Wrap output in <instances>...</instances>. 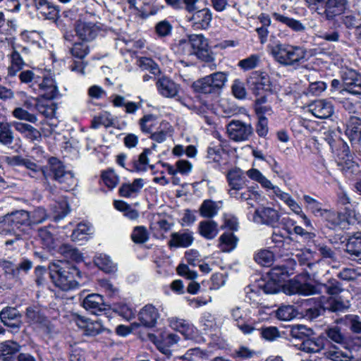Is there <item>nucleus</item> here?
Here are the masks:
<instances>
[{
    "label": "nucleus",
    "instance_id": "obj_1",
    "mask_svg": "<svg viewBox=\"0 0 361 361\" xmlns=\"http://www.w3.org/2000/svg\"><path fill=\"white\" fill-rule=\"evenodd\" d=\"M283 292L287 295L299 294L302 295H311L326 293L331 296L339 294L343 288L341 283L336 279H330L326 283H302L299 279L290 280L283 287Z\"/></svg>",
    "mask_w": 361,
    "mask_h": 361
},
{
    "label": "nucleus",
    "instance_id": "obj_2",
    "mask_svg": "<svg viewBox=\"0 0 361 361\" xmlns=\"http://www.w3.org/2000/svg\"><path fill=\"white\" fill-rule=\"evenodd\" d=\"M49 269L52 282L63 290L77 288L82 278V273L78 269L66 261L52 262Z\"/></svg>",
    "mask_w": 361,
    "mask_h": 361
},
{
    "label": "nucleus",
    "instance_id": "obj_3",
    "mask_svg": "<svg viewBox=\"0 0 361 361\" xmlns=\"http://www.w3.org/2000/svg\"><path fill=\"white\" fill-rule=\"evenodd\" d=\"M190 47L192 51H189L188 54H195L200 59L208 63L207 67L210 71H214L216 68V65L212 63L214 57L210 50L207 40L202 35H192L189 36L188 40H180L179 47L184 49Z\"/></svg>",
    "mask_w": 361,
    "mask_h": 361
},
{
    "label": "nucleus",
    "instance_id": "obj_4",
    "mask_svg": "<svg viewBox=\"0 0 361 361\" xmlns=\"http://www.w3.org/2000/svg\"><path fill=\"white\" fill-rule=\"evenodd\" d=\"M269 48L274 59L284 66L294 65L305 57V51L299 47L279 43Z\"/></svg>",
    "mask_w": 361,
    "mask_h": 361
},
{
    "label": "nucleus",
    "instance_id": "obj_5",
    "mask_svg": "<svg viewBox=\"0 0 361 361\" xmlns=\"http://www.w3.org/2000/svg\"><path fill=\"white\" fill-rule=\"evenodd\" d=\"M227 80L226 73L215 72L195 81L192 87L199 93L218 94L224 87Z\"/></svg>",
    "mask_w": 361,
    "mask_h": 361
},
{
    "label": "nucleus",
    "instance_id": "obj_6",
    "mask_svg": "<svg viewBox=\"0 0 361 361\" xmlns=\"http://www.w3.org/2000/svg\"><path fill=\"white\" fill-rule=\"evenodd\" d=\"M0 319L13 333H18L23 324L21 314L13 307L7 306L3 308L0 312Z\"/></svg>",
    "mask_w": 361,
    "mask_h": 361
},
{
    "label": "nucleus",
    "instance_id": "obj_7",
    "mask_svg": "<svg viewBox=\"0 0 361 361\" xmlns=\"http://www.w3.org/2000/svg\"><path fill=\"white\" fill-rule=\"evenodd\" d=\"M228 137L234 141H244L247 140L252 133L251 125L240 121H231L227 125Z\"/></svg>",
    "mask_w": 361,
    "mask_h": 361
},
{
    "label": "nucleus",
    "instance_id": "obj_8",
    "mask_svg": "<svg viewBox=\"0 0 361 361\" xmlns=\"http://www.w3.org/2000/svg\"><path fill=\"white\" fill-rule=\"evenodd\" d=\"M247 176L252 180L258 182L261 185L266 188L272 190L278 197L284 202L287 203L292 197L286 192L281 191L279 187L273 185L262 173L257 169H251L246 172Z\"/></svg>",
    "mask_w": 361,
    "mask_h": 361
},
{
    "label": "nucleus",
    "instance_id": "obj_9",
    "mask_svg": "<svg viewBox=\"0 0 361 361\" xmlns=\"http://www.w3.org/2000/svg\"><path fill=\"white\" fill-rule=\"evenodd\" d=\"M226 176L229 186L228 190L229 196L234 195L238 190L244 189L247 180L244 176L243 171L240 168L234 167L228 171Z\"/></svg>",
    "mask_w": 361,
    "mask_h": 361
},
{
    "label": "nucleus",
    "instance_id": "obj_10",
    "mask_svg": "<svg viewBox=\"0 0 361 361\" xmlns=\"http://www.w3.org/2000/svg\"><path fill=\"white\" fill-rule=\"evenodd\" d=\"M29 212L18 210L4 216L2 223L4 226L11 227V231L20 229L22 226H30Z\"/></svg>",
    "mask_w": 361,
    "mask_h": 361
},
{
    "label": "nucleus",
    "instance_id": "obj_11",
    "mask_svg": "<svg viewBox=\"0 0 361 361\" xmlns=\"http://www.w3.org/2000/svg\"><path fill=\"white\" fill-rule=\"evenodd\" d=\"M343 91L353 94H361V75L354 70L349 69L342 75Z\"/></svg>",
    "mask_w": 361,
    "mask_h": 361
},
{
    "label": "nucleus",
    "instance_id": "obj_12",
    "mask_svg": "<svg viewBox=\"0 0 361 361\" xmlns=\"http://www.w3.org/2000/svg\"><path fill=\"white\" fill-rule=\"evenodd\" d=\"M75 30L80 39L90 41L95 38L99 29L94 23L85 22L80 19L75 23Z\"/></svg>",
    "mask_w": 361,
    "mask_h": 361
},
{
    "label": "nucleus",
    "instance_id": "obj_13",
    "mask_svg": "<svg viewBox=\"0 0 361 361\" xmlns=\"http://www.w3.org/2000/svg\"><path fill=\"white\" fill-rule=\"evenodd\" d=\"M231 315L233 321L235 322L237 327L244 334H250L255 330V326L252 324L250 319L246 317L242 309L235 306L231 310Z\"/></svg>",
    "mask_w": 361,
    "mask_h": 361
},
{
    "label": "nucleus",
    "instance_id": "obj_14",
    "mask_svg": "<svg viewBox=\"0 0 361 361\" xmlns=\"http://www.w3.org/2000/svg\"><path fill=\"white\" fill-rule=\"evenodd\" d=\"M156 86L159 93L166 98L176 97L179 91L178 85L166 76L159 78L156 82Z\"/></svg>",
    "mask_w": 361,
    "mask_h": 361
},
{
    "label": "nucleus",
    "instance_id": "obj_15",
    "mask_svg": "<svg viewBox=\"0 0 361 361\" xmlns=\"http://www.w3.org/2000/svg\"><path fill=\"white\" fill-rule=\"evenodd\" d=\"M74 321L79 328L84 330V334L87 336H94L102 331V324L97 321H90L79 314L74 315Z\"/></svg>",
    "mask_w": 361,
    "mask_h": 361
},
{
    "label": "nucleus",
    "instance_id": "obj_16",
    "mask_svg": "<svg viewBox=\"0 0 361 361\" xmlns=\"http://www.w3.org/2000/svg\"><path fill=\"white\" fill-rule=\"evenodd\" d=\"M279 219L278 212L270 207L256 209L253 216L255 222L271 226L276 223Z\"/></svg>",
    "mask_w": 361,
    "mask_h": 361
},
{
    "label": "nucleus",
    "instance_id": "obj_17",
    "mask_svg": "<svg viewBox=\"0 0 361 361\" xmlns=\"http://www.w3.org/2000/svg\"><path fill=\"white\" fill-rule=\"evenodd\" d=\"M193 240V233L185 230L181 232L172 233L168 244L170 247H188L192 245Z\"/></svg>",
    "mask_w": 361,
    "mask_h": 361
},
{
    "label": "nucleus",
    "instance_id": "obj_18",
    "mask_svg": "<svg viewBox=\"0 0 361 361\" xmlns=\"http://www.w3.org/2000/svg\"><path fill=\"white\" fill-rule=\"evenodd\" d=\"M159 317L158 310L152 305H146L138 314L139 321L147 327H153Z\"/></svg>",
    "mask_w": 361,
    "mask_h": 361
},
{
    "label": "nucleus",
    "instance_id": "obj_19",
    "mask_svg": "<svg viewBox=\"0 0 361 361\" xmlns=\"http://www.w3.org/2000/svg\"><path fill=\"white\" fill-rule=\"evenodd\" d=\"M84 308L92 314H97L106 310L103 297L99 294H90L82 301Z\"/></svg>",
    "mask_w": 361,
    "mask_h": 361
},
{
    "label": "nucleus",
    "instance_id": "obj_20",
    "mask_svg": "<svg viewBox=\"0 0 361 361\" xmlns=\"http://www.w3.org/2000/svg\"><path fill=\"white\" fill-rule=\"evenodd\" d=\"M348 6V0H327L324 15L327 20H333L336 16L343 13Z\"/></svg>",
    "mask_w": 361,
    "mask_h": 361
},
{
    "label": "nucleus",
    "instance_id": "obj_21",
    "mask_svg": "<svg viewBox=\"0 0 361 361\" xmlns=\"http://www.w3.org/2000/svg\"><path fill=\"white\" fill-rule=\"evenodd\" d=\"M251 88L254 94L259 95L262 92L271 90V81L269 75L265 73L255 74L250 80Z\"/></svg>",
    "mask_w": 361,
    "mask_h": 361
},
{
    "label": "nucleus",
    "instance_id": "obj_22",
    "mask_svg": "<svg viewBox=\"0 0 361 361\" xmlns=\"http://www.w3.org/2000/svg\"><path fill=\"white\" fill-rule=\"evenodd\" d=\"M309 107L312 114L319 118H327L334 113L331 102L323 99L314 101Z\"/></svg>",
    "mask_w": 361,
    "mask_h": 361
},
{
    "label": "nucleus",
    "instance_id": "obj_23",
    "mask_svg": "<svg viewBox=\"0 0 361 361\" xmlns=\"http://www.w3.org/2000/svg\"><path fill=\"white\" fill-rule=\"evenodd\" d=\"M320 302L324 310L334 312L343 311L350 307L349 301L343 300L341 297L330 296L325 300L322 298Z\"/></svg>",
    "mask_w": 361,
    "mask_h": 361
},
{
    "label": "nucleus",
    "instance_id": "obj_24",
    "mask_svg": "<svg viewBox=\"0 0 361 361\" xmlns=\"http://www.w3.org/2000/svg\"><path fill=\"white\" fill-rule=\"evenodd\" d=\"M143 186V179L136 178L131 183L122 184L118 190L119 195L126 198L134 197L138 195Z\"/></svg>",
    "mask_w": 361,
    "mask_h": 361
},
{
    "label": "nucleus",
    "instance_id": "obj_25",
    "mask_svg": "<svg viewBox=\"0 0 361 361\" xmlns=\"http://www.w3.org/2000/svg\"><path fill=\"white\" fill-rule=\"evenodd\" d=\"M39 87L42 97L47 100L53 99L58 95L59 91L56 82L51 77L44 78Z\"/></svg>",
    "mask_w": 361,
    "mask_h": 361
},
{
    "label": "nucleus",
    "instance_id": "obj_26",
    "mask_svg": "<svg viewBox=\"0 0 361 361\" xmlns=\"http://www.w3.org/2000/svg\"><path fill=\"white\" fill-rule=\"evenodd\" d=\"M345 134L351 142H360L361 140V118L355 116L350 117L347 123Z\"/></svg>",
    "mask_w": 361,
    "mask_h": 361
},
{
    "label": "nucleus",
    "instance_id": "obj_27",
    "mask_svg": "<svg viewBox=\"0 0 361 361\" xmlns=\"http://www.w3.org/2000/svg\"><path fill=\"white\" fill-rule=\"evenodd\" d=\"M12 126L17 131L23 134L26 138L32 142L41 140V133L30 124L14 121L12 123Z\"/></svg>",
    "mask_w": 361,
    "mask_h": 361
},
{
    "label": "nucleus",
    "instance_id": "obj_28",
    "mask_svg": "<svg viewBox=\"0 0 361 361\" xmlns=\"http://www.w3.org/2000/svg\"><path fill=\"white\" fill-rule=\"evenodd\" d=\"M325 356L332 361H351L353 359L352 351L348 348H339L334 346L325 352Z\"/></svg>",
    "mask_w": 361,
    "mask_h": 361
},
{
    "label": "nucleus",
    "instance_id": "obj_29",
    "mask_svg": "<svg viewBox=\"0 0 361 361\" xmlns=\"http://www.w3.org/2000/svg\"><path fill=\"white\" fill-rule=\"evenodd\" d=\"M26 321L30 324H39L46 326L48 320L39 307L36 306L28 307L25 311Z\"/></svg>",
    "mask_w": 361,
    "mask_h": 361
},
{
    "label": "nucleus",
    "instance_id": "obj_30",
    "mask_svg": "<svg viewBox=\"0 0 361 361\" xmlns=\"http://www.w3.org/2000/svg\"><path fill=\"white\" fill-rule=\"evenodd\" d=\"M191 20L195 29H206L212 20V13L209 9L203 8L195 12Z\"/></svg>",
    "mask_w": 361,
    "mask_h": 361
},
{
    "label": "nucleus",
    "instance_id": "obj_31",
    "mask_svg": "<svg viewBox=\"0 0 361 361\" xmlns=\"http://www.w3.org/2000/svg\"><path fill=\"white\" fill-rule=\"evenodd\" d=\"M345 250L354 259L361 260L360 234L352 236L348 239L345 245Z\"/></svg>",
    "mask_w": 361,
    "mask_h": 361
},
{
    "label": "nucleus",
    "instance_id": "obj_32",
    "mask_svg": "<svg viewBox=\"0 0 361 361\" xmlns=\"http://www.w3.org/2000/svg\"><path fill=\"white\" fill-rule=\"evenodd\" d=\"M200 234L206 239L214 238L218 234V225L214 221H203L199 224Z\"/></svg>",
    "mask_w": 361,
    "mask_h": 361
},
{
    "label": "nucleus",
    "instance_id": "obj_33",
    "mask_svg": "<svg viewBox=\"0 0 361 361\" xmlns=\"http://www.w3.org/2000/svg\"><path fill=\"white\" fill-rule=\"evenodd\" d=\"M49 169H47L49 173V179L53 178L59 180L68 171H65L64 166L55 157L49 159Z\"/></svg>",
    "mask_w": 361,
    "mask_h": 361
},
{
    "label": "nucleus",
    "instance_id": "obj_34",
    "mask_svg": "<svg viewBox=\"0 0 361 361\" xmlns=\"http://www.w3.org/2000/svg\"><path fill=\"white\" fill-rule=\"evenodd\" d=\"M230 197L239 201H247V204L252 207L253 204L250 201L259 200L260 195L252 187H248L245 190H238L235 195H230Z\"/></svg>",
    "mask_w": 361,
    "mask_h": 361
},
{
    "label": "nucleus",
    "instance_id": "obj_35",
    "mask_svg": "<svg viewBox=\"0 0 361 361\" xmlns=\"http://www.w3.org/2000/svg\"><path fill=\"white\" fill-rule=\"evenodd\" d=\"M171 328L184 335L186 338L190 337L193 334V326L189 322L184 319H172L170 321Z\"/></svg>",
    "mask_w": 361,
    "mask_h": 361
},
{
    "label": "nucleus",
    "instance_id": "obj_36",
    "mask_svg": "<svg viewBox=\"0 0 361 361\" xmlns=\"http://www.w3.org/2000/svg\"><path fill=\"white\" fill-rule=\"evenodd\" d=\"M272 16L276 20L285 24L295 32H302L305 30V26L299 20L284 16L276 12L272 13Z\"/></svg>",
    "mask_w": 361,
    "mask_h": 361
},
{
    "label": "nucleus",
    "instance_id": "obj_37",
    "mask_svg": "<svg viewBox=\"0 0 361 361\" xmlns=\"http://www.w3.org/2000/svg\"><path fill=\"white\" fill-rule=\"evenodd\" d=\"M35 4L37 8L45 18L55 19L56 18L58 11L47 0H35Z\"/></svg>",
    "mask_w": 361,
    "mask_h": 361
},
{
    "label": "nucleus",
    "instance_id": "obj_38",
    "mask_svg": "<svg viewBox=\"0 0 361 361\" xmlns=\"http://www.w3.org/2000/svg\"><path fill=\"white\" fill-rule=\"evenodd\" d=\"M237 241L232 233H226L220 236L219 247L222 252H231L236 247Z\"/></svg>",
    "mask_w": 361,
    "mask_h": 361
},
{
    "label": "nucleus",
    "instance_id": "obj_39",
    "mask_svg": "<svg viewBox=\"0 0 361 361\" xmlns=\"http://www.w3.org/2000/svg\"><path fill=\"white\" fill-rule=\"evenodd\" d=\"M38 235L44 247L52 250L56 247V240L54 233L47 228H42L38 231Z\"/></svg>",
    "mask_w": 361,
    "mask_h": 361
},
{
    "label": "nucleus",
    "instance_id": "obj_40",
    "mask_svg": "<svg viewBox=\"0 0 361 361\" xmlns=\"http://www.w3.org/2000/svg\"><path fill=\"white\" fill-rule=\"evenodd\" d=\"M59 252L67 260L79 262L82 260V255L79 250L71 245L64 244L59 247Z\"/></svg>",
    "mask_w": 361,
    "mask_h": 361
},
{
    "label": "nucleus",
    "instance_id": "obj_41",
    "mask_svg": "<svg viewBox=\"0 0 361 361\" xmlns=\"http://www.w3.org/2000/svg\"><path fill=\"white\" fill-rule=\"evenodd\" d=\"M90 227L85 224H79L77 228L73 231L71 239L75 242L85 241L88 239L90 235Z\"/></svg>",
    "mask_w": 361,
    "mask_h": 361
},
{
    "label": "nucleus",
    "instance_id": "obj_42",
    "mask_svg": "<svg viewBox=\"0 0 361 361\" xmlns=\"http://www.w3.org/2000/svg\"><path fill=\"white\" fill-rule=\"evenodd\" d=\"M208 353L199 348L188 350L180 358L188 361H204L208 359Z\"/></svg>",
    "mask_w": 361,
    "mask_h": 361
},
{
    "label": "nucleus",
    "instance_id": "obj_43",
    "mask_svg": "<svg viewBox=\"0 0 361 361\" xmlns=\"http://www.w3.org/2000/svg\"><path fill=\"white\" fill-rule=\"evenodd\" d=\"M219 210L216 203L210 200H204L200 207V214L205 218H212L215 216Z\"/></svg>",
    "mask_w": 361,
    "mask_h": 361
},
{
    "label": "nucleus",
    "instance_id": "obj_44",
    "mask_svg": "<svg viewBox=\"0 0 361 361\" xmlns=\"http://www.w3.org/2000/svg\"><path fill=\"white\" fill-rule=\"evenodd\" d=\"M23 166L30 170V176L33 178H38L42 176L46 180H49V173L46 169L42 168L30 160L25 159Z\"/></svg>",
    "mask_w": 361,
    "mask_h": 361
},
{
    "label": "nucleus",
    "instance_id": "obj_45",
    "mask_svg": "<svg viewBox=\"0 0 361 361\" xmlns=\"http://www.w3.org/2000/svg\"><path fill=\"white\" fill-rule=\"evenodd\" d=\"M297 310L293 305H282L276 311V317L283 321H289L296 317Z\"/></svg>",
    "mask_w": 361,
    "mask_h": 361
},
{
    "label": "nucleus",
    "instance_id": "obj_46",
    "mask_svg": "<svg viewBox=\"0 0 361 361\" xmlns=\"http://www.w3.org/2000/svg\"><path fill=\"white\" fill-rule=\"evenodd\" d=\"M21 346L16 341L8 340L0 343V355L12 356L19 352Z\"/></svg>",
    "mask_w": 361,
    "mask_h": 361
},
{
    "label": "nucleus",
    "instance_id": "obj_47",
    "mask_svg": "<svg viewBox=\"0 0 361 361\" xmlns=\"http://www.w3.org/2000/svg\"><path fill=\"white\" fill-rule=\"evenodd\" d=\"M95 264L105 272H113L116 269V265L113 263L109 257L100 255L94 259Z\"/></svg>",
    "mask_w": 361,
    "mask_h": 361
},
{
    "label": "nucleus",
    "instance_id": "obj_48",
    "mask_svg": "<svg viewBox=\"0 0 361 361\" xmlns=\"http://www.w3.org/2000/svg\"><path fill=\"white\" fill-rule=\"evenodd\" d=\"M24 62L20 54L16 50L11 54V66L8 68V74L14 76L23 66Z\"/></svg>",
    "mask_w": 361,
    "mask_h": 361
},
{
    "label": "nucleus",
    "instance_id": "obj_49",
    "mask_svg": "<svg viewBox=\"0 0 361 361\" xmlns=\"http://www.w3.org/2000/svg\"><path fill=\"white\" fill-rule=\"evenodd\" d=\"M323 348L321 342L312 339H306L300 344L299 349L307 353H315L319 352Z\"/></svg>",
    "mask_w": 361,
    "mask_h": 361
},
{
    "label": "nucleus",
    "instance_id": "obj_50",
    "mask_svg": "<svg viewBox=\"0 0 361 361\" xmlns=\"http://www.w3.org/2000/svg\"><path fill=\"white\" fill-rule=\"evenodd\" d=\"M35 108L39 114L45 117H52L54 114L55 108L48 101L37 99Z\"/></svg>",
    "mask_w": 361,
    "mask_h": 361
},
{
    "label": "nucleus",
    "instance_id": "obj_51",
    "mask_svg": "<svg viewBox=\"0 0 361 361\" xmlns=\"http://www.w3.org/2000/svg\"><path fill=\"white\" fill-rule=\"evenodd\" d=\"M149 153L150 150L149 149H144V151L139 155L138 159L133 161V169L132 170L136 171H145L149 162L147 155Z\"/></svg>",
    "mask_w": 361,
    "mask_h": 361
},
{
    "label": "nucleus",
    "instance_id": "obj_52",
    "mask_svg": "<svg viewBox=\"0 0 361 361\" xmlns=\"http://www.w3.org/2000/svg\"><path fill=\"white\" fill-rule=\"evenodd\" d=\"M255 260L262 266L269 267L274 260V254L269 250H262L256 254Z\"/></svg>",
    "mask_w": 361,
    "mask_h": 361
},
{
    "label": "nucleus",
    "instance_id": "obj_53",
    "mask_svg": "<svg viewBox=\"0 0 361 361\" xmlns=\"http://www.w3.org/2000/svg\"><path fill=\"white\" fill-rule=\"evenodd\" d=\"M112 125L113 121L107 112H104L98 116H95L92 121V127L93 128H98L101 126L107 128Z\"/></svg>",
    "mask_w": 361,
    "mask_h": 361
},
{
    "label": "nucleus",
    "instance_id": "obj_54",
    "mask_svg": "<svg viewBox=\"0 0 361 361\" xmlns=\"http://www.w3.org/2000/svg\"><path fill=\"white\" fill-rule=\"evenodd\" d=\"M57 181L61 185V189L66 191L72 190L76 185V179L71 171L65 173Z\"/></svg>",
    "mask_w": 361,
    "mask_h": 361
},
{
    "label": "nucleus",
    "instance_id": "obj_55",
    "mask_svg": "<svg viewBox=\"0 0 361 361\" xmlns=\"http://www.w3.org/2000/svg\"><path fill=\"white\" fill-rule=\"evenodd\" d=\"M29 221L30 226L43 222L47 217L45 210L39 207L32 212H29Z\"/></svg>",
    "mask_w": 361,
    "mask_h": 361
},
{
    "label": "nucleus",
    "instance_id": "obj_56",
    "mask_svg": "<svg viewBox=\"0 0 361 361\" xmlns=\"http://www.w3.org/2000/svg\"><path fill=\"white\" fill-rule=\"evenodd\" d=\"M172 25L168 20H161L155 26V32L159 37H165L171 35Z\"/></svg>",
    "mask_w": 361,
    "mask_h": 361
},
{
    "label": "nucleus",
    "instance_id": "obj_57",
    "mask_svg": "<svg viewBox=\"0 0 361 361\" xmlns=\"http://www.w3.org/2000/svg\"><path fill=\"white\" fill-rule=\"evenodd\" d=\"M133 241L135 243H144L148 239V233L144 226H137L131 235Z\"/></svg>",
    "mask_w": 361,
    "mask_h": 361
},
{
    "label": "nucleus",
    "instance_id": "obj_58",
    "mask_svg": "<svg viewBox=\"0 0 361 361\" xmlns=\"http://www.w3.org/2000/svg\"><path fill=\"white\" fill-rule=\"evenodd\" d=\"M157 121L154 116L146 115L140 121V128L142 132L152 133Z\"/></svg>",
    "mask_w": 361,
    "mask_h": 361
},
{
    "label": "nucleus",
    "instance_id": "obj_59",
    "mask_svg": "<svg viewBox=\"0 0 361 361\" xmlns=\"http://www.w3.org/2000/svg\"><path fill=\"white\" fill-rule=\"evenodd\" d=\"M139 66L143 70H148L151 73L157 75L160 73L158 65L151 59L144 57L139 60Z\"/></svg>",
    "mask_w": 361,
    "mask_h": 361
},
{
    "label": "nucleus",
    "instance_id": "obj_60",
    "mask_svg": "<svg viewBox=\"0 0 361 361\" xmlns=\"http://www.w3.org/2000/svg\"><path fill=\"white\" fill-rule=\"evenodd\" d=\"M326 333L327 337L335 343H343L345 340V336L341 333L340 328L338 326L329 328L326 329Z\"/></svg>",
    "mask_w": 361,
    "mask_h": 361
},
{
    "label": "nucleus",
    "instance_id": "obj_61",
    "mask_svg": "<svg viewBox=\"0 0 361 361\" xmlns=\"http://www.w3.org/2000/svg\"><path fill=\"white\" fill-rule=\"evenodd\" d=\"M102 177L104 184L109 188H115L118 183V176L113 170H108L104 172Z\"/></svg>",
    "mask_w": 361,
    "mask_h": 361
},
{
    "label": "nucleus",
    "instance_id": "obj_62",
    "mask_svg": "<svg viewBox=\"0 0 361 361\" xmlns=\"http://www.w3.org/2000/svg\"><path fill=\"white\" fill-rule=\"evenodd\" d=\"M13 116L18 119L24 120L30 123H36L37 121V117L34 114H30L21 107L16 108L13 111Z\"/></svg>",
    "mask_w": 361,
    "mask_h": 361
},
{
    "label": "nucleus",
    "instance_id": "obj_63",
    "mask_svg": "<svg viewBox=\"0 0 361 361\" xmlns=\"http://www.w3.org/2000/svg\"><path fill=\"white\" fill-rule=\"evenodd\" d=\"M310 331V330L304 325H295L290 328V336L293 338L303 340L309 335L308 332Z\"/></svg>",
    "mask_w": 361,
    "mask_h": 361
},
{
    "label": "nucleus",
    "instance_id": "obj_64",
    "mask_svg": "<svg viewBox=\"0 0 361 361\" xmlns=\"http://www.w3.org/2000/svg\"><path fill=\"white\" fill-rule=\"evenodd\" d=\"M69 211V207L66 200L56 202L54 206V218L56 219H61L68 214Z\"/></svg>",
    "mask_w": 361,
    "mask_h": 361
}]
</instances>
